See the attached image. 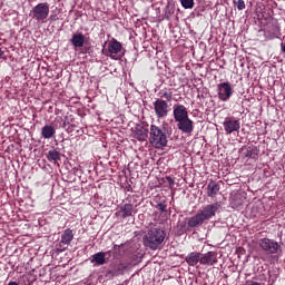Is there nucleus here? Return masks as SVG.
<instances>
[{
  "label": "nucleus",
  "instance_id": "11",
  "mask_svg": "<svg viewBox=\"0 0 285 285\" xmlns=\"http://www.w3.org/2000/svg\"><path fill=\"white\" fill-rule=\"evenodd\" d=\"M132 136L135 139H138V141H146V139H148V127L141 125L136 126Z\"/></svg>",
  "mask_w": 285,
  "mask_h": 285
},
{
  "label": "nucleus",
  "instance_id": "16",
  "mask_svg": "<svg viewBox=\"0 0 285 285\" xmlns=\"http://www.w3.org/2000/svg\"><path fill=\"white\" fill-rule=\"evenodd\" d=\"M219 189V184L215 180H210L207 185V197H217Z\"/></svg>",
  "mask_w": 285,
  "mask_h": 285
},
{
  "label": "nucleus",
  "instance_id": "29",
  "mask_svg": "<svg viewBox=\"0 0 285 285\" xmlns=\"http://www.w3.org/2000/svg\"><path fill=\"white\" fill-rule=\"evenodd\" d=\"M167 181L169 186H175V179H173L171 177H167Z\"/></svg>",
  "mask_w": 285,
  "mask_h": 285
},
{
  "label": "nucleus",
  "instance_id": "26",
  "mask_svg": "<svg viewBox=\"0 0 285 285\" xmlns=\"http://www.w3.org/2000/svg\"><path fill=\"white\" fill-rule=\"evenodd\" d=\"M156 208H158L160 213H166V208H167L166 203H158Z\"/></svg>",
  "mask_w": 285,
  "mask_h": 285
},
{
  "label": "nucleus",
  "instance_id": "10",
  "mask_svg": "<svg viewBox=\"0 0 285 285\" xmlns=\"http://www.w3.org/2000/svg\"><path fill=\"white\" fill-rule=\"evenodd\" d=\"M124 48V46L121 45V42H119V40L112 38L109 43H108V52H109V57L111 59H117V57H115V55H119V51Z\"/></svg>",
  "mask_w": 285,
  "mask_h": 285
},
{
  "label": "nucleus",
  "instance_id": "15",
  "mask_svg": "<svg viewBox=\"0 0 285 285\" xmlns=\"http://www.w3.org/2000/svg\"><path fill=\"white\" fill-rule=\"evenodd\" d=\"M70 43L73 46V48H83V45L86 43V37L81 32L75 33L70 39Z\"/></svg>",
  "mask_w": 285,
  "mask_h": 285
},
{
  "label": "nucleus",
  "instance_id": "12",
  "mask_svg": "<svg viewBox=\"0 0 285 285\" xmlns=\"http://www.w3.org/2000/svg\"><path fill=\"white\" fill-rule=\"evenodd\" d=\"M178 130H181V132H185L186 135H190L195 127L193 126V120L189 118H185V120L178 121Z\"/></svg>",
  "mask_w": 285,
  "mask_h": 285
},
{
  "label": "nucleus",
  "instance_id": "22",
  "mask_svg": "<svg viewBox=\"0 0 285 285\" xmlns=\"http://www.w3.org/2000/svg\"><path fill=\"white\" fill-rule=\"evenodd\" d=\"M92 257H94V262H96L98 266H104V264H106V253L99 252L95 254Z\"/></svg>",
  "mask_w": 285,
  "mask_h": 285
},
{
  "label": "nucleus",
  "instance_id": "20",
  "mask_svg": "<svg viewBox=\"0 0 285 285\" xmlns=\"http://www.w3.org/2000/svg\"><path fill=\"white\" fill-rule=\"evenodd\" d=\"M55 132H57V130H55V127L50 125H46L41 129L43 139H52V137H55Z\"/></svg>",
  "mask_w": 285,
  "mask_h": 285
},
{
  "label": "nucleus",
  "instance_id": "13",
  "mask_svg": "<svg viewBox=\"0 0 285 285\" xmlns=\"http://www.w3.org/2000/svg\"><path fill=\"white\" fill-rule=\"evenodd\" d=\"M188 266H197L198 263L202 264V254L198 252H191L185 258Z\"/></svg>",
  "mask_w": 285,
  "mask_h": 285
},
{
  "label": "nucleus",
  "instance_id": "31",
  "mask_svg": "<svg viewBox=\"0 0 285 285\" xmlns=\"http://www.w3.org/2000/svg\"><path fill=\"white\" fill-rule=\"evenodd\" d=\"M269 39H278L277 33H273V35L269 37Z\"/></svg>",
  "mask_w": 285,
  "mask_h": 285
},
{
  "label": "nucleus",
  "instance_id": "21",
  "mask_svg": "<svg viewBox=\"0 0 285 285\" xmlns=\"http://www.w3.org/2000/svg\"><path fill=\"white\" fill-rule=\"evenodd\" d=\"M48 161H59L61 159V154L57 149H51L47 154Z\"/></svg>",
  "mask_w": 285,
  "mask_h": 285
},
{
  "label": "nucleus",
  "instance_id": "30",
  "mask_svg": "<svg viewBox=\"0 0 285 285\" xmlns=\"http://www.w3.org/2000/svg\"><path fill=\"white\" fill-rule=\"evenodd\" d=\"M245 285H262V284L255 281H247Z\"/></svg>",
  "mask_w": 285,
  "mask_h": 285
},
{
  "label": "nucleus",
  "instance_id": "28",
  "mask_svg": "<svg viewBox=\"0 0 285 285\" xmlns=\"http://www.w3.org/2000/svg\"><path fill=\"white\" fill-rule=\"evenodd\" d=\"M49 21H59V17L57 14H51Z\"/></svg>",
  "mask_w": 285,
  "mask_h": 285
},
{
  "label": "nucleus",
  "instance_id": "33",
  "mask_svg": "<svg viewBox=\"0 0 285 285\" xmlns=\"http://www.w3.org/2000/svg\"><path fill=\"white\" fill-rule=\"evenodd\" d=\"M174 108H184L181 105H174Z\"/></svg>",
  "mask_w": 285,
  "mask_h": 285
},
{
  "label": "nucleus",
  "instance_id": "19",
  "mask_svg": "<svg viewBox=\"0 0 285 285\" xmlns=\"http://www.w3.org/2000/svg\"><path fill=\"white\" fill-rule=\"evenodd\" d=\"M174 117L178 124L179 121H184L185 119H188V111H186V109L184 108H175Z\"/></svg>",
  "mask_w": 285,
  "mask_h": 285
},
{
  "label": "nucleus",
  "instance_id": "4",
  "mask_svg": "<svg viewBox=\"0 0 285 285\" xmlns=\"http://www.w3.org/2000/svg\"><path fill=\"white\" fill-rule=\"evenodd\" d=\"M31 12L35 21H46V19H48V14H50V4H48V2L38 3L33 7Z\"/></svg>",
  "mask_w": 285,
  "mask_h": 285
},
{
  "label": "nucleus",
  "instance_id": "6",
  "mask_svg": "<svg viewBox=\"0 0 285 285\" xmlns=\"http://www.w3.org/2000/svg\"><path fill=\"white\" fill-rule=\"evenodd\" d=\"M160 99L155 101V108H170L173 106V92L170 91H159Z\"/></svg>",
  "mask_w": 285,
  "mask_h": 285
},
{
  "label": "nucleus",
  "instance_id": "17",
  "mask_svg": "<svg viewBox=\"0 0 285 285\" xmlns=\"http://www.w3.org/2000/svg\"><path fill=\"white\" fill-rule=\"evenodd\" d=\"M72 239H75V233H72V229L68 228L65 229L61 235L60 244H65L66 246H70L72 243Z\"/></svg>",
  "mask_w": 285,
  "mask_h": 285
},
{
  "label": "nucleus",
  "instance_id": "14",
  "mask_svg": "<svg viewBox=\"0 0 285 285\" xmlns=\"http://www.w3.org/2000/svg\"><path fill=\"white\" fill-rule=\"evenodd\" d=\"M119 215L120 217H122V219H126V217H132V215H135V206H132V204H125L122 206H120L119 209Z\"/></svg>",
  "mask_w": 285,
  "mask_h": 285
},
{
  "label": "nucleus",
  "instance_id": "18",
  "mask_svg": "<svg viewBox=\"0 0 285 285\" xmlns=\"http://www.w3.org/2000/svg\"><path fill=\"white\" fill-rule=\"evenodd\" d=\"M126 266L124 264L118 265L116 268L110 269L106 273V277L108 279H112V277H117L119 275H124V269Z\"/></svg>",
  "mask_w": 285,
  "mask_h": 285
},
{
  "label": "nucleus",
  "instance_id": "36",
  "mask_svg": "<svg viewBox=\"0 0 285 285\" xmlns=\"http://www.w3.org/2000/svg\"><path fill=\"white\" fill-rule=\"evenodd\" d=\"M114 248H117V245H115Z\"/></svg>",
  "mask_w": 285,
  "mask_h": 285
},
{
  "label": "nucleus",
  "instance_id": "23",
  "mask_svg": "<svg viewBox=\"0 0 285 285\" xmlns=\"http://www.w3.org/2000/svg\"><path fill=\"white\" fill-rule=\"evenodd\" d=\"M180 3L185 10H193L195 8V0H180Z\"/></svg>",
  "mask_w": 285,
  "mask_h": 285
},
{
  "label": "nucleus",
  "instance_id": "9",
  "mask_svg": "<svg viewBox=\"0 0 285 285\" xmlns=\"http://www.w3.org/2000/svg\"><path fill=\"white\" fill-rule=\"evenodd\" d=\"M200 264L203 266H215V264H217V253L208 252L200 254Z\"/></svg>",
  "mask_w": 285,
  "mask_h": 285
},
{
  "label": "nucleus",
  "instance_id": "32",
  "mask_svg": "<svg viewBox=\"0 0 285 285\" xmlns=\"http://www.w3.org/2000/svg\"><path fill=\"white\" fill-rule=\"evenodd\" d=\"M281 48H282V52L285 53V45L284 43L281 45Z\"/></svg>",
  "mask_w": 285,
  "mask_h": 285
},
{
  "label": "nucleus",
  "instance_id": "1",
  "mask_svg": "<svg viewBox=\"0 0 285 285\" xmlns=\"http://www.w3.org/2000/svg\"><path fill=\"white\" fill-rule=\"evenodd\" d=\"M219 209V204H212L205 206L202 210L188 218L187 226L188 228H197L204 224V222H208L212 217H215L217 210Z\"/></svg>",
  "mask_w": 285,
  "mask_h": 285
},
{
  "label": "nucleus",
  "instance_id": "2",
  "mask_svg": "<svg viewBox=\"0 0 285 285\" xmlns=\"http://www.w3.org/2000/svg\"><path fill=\"white\" fill-rule=\"evenodd\" d=\"M164 239H166V232L156 227L147 232L142 238V242L144 246H147V248H150V250H157V248L164 244Z\"/></svg>",
  "mask_w": 285,
  "mask_h": 285
},
{
  "label": "nucleus",
  "instance_id": "8",
  "mask_svg": "<svg viewBox=\"0 0 285 285\" xmlns=\"http://www.w3.org/2000/svg\"><path fill=\"white\" fill-rule=\"evenodd\" d=\"M239 128H242L239 120H235V118H227L224 121V129L227 135H233V132H239Z\"/></svg>",
  "mask_w": 285,
  "mask_h": 285
},
{
  "label": "nucleus",
  "instance_id": "25",
  "mask_svg": "<svg viewBox=\"0 0 285 285\" xmlns=\"http://www.w3.org/2000/svg\"><path fill=\"white\" fill-rule=\"evenodd\" d=\"M155 112L158 117H166V109L165 108H155Z\"/></svg>",
  "mask_w": 285,
  "mask_h": 285
},
{
  "label": "nucleus",
  "instance_id": "3",
  "mask_svg": "<svg viewBox=\"0 0 285 285\" xmlns=\"http://www.w3.org/2000/svg\"><path fill=\"white\" fill-rule=\"evenodd\" d=\"M149 141L155 148H164L168 144V136H166V129L164 127H157V125L150 126Z\"/></svg>",
  "mask_w": 285,
  "mask_h": 285
},
{
  "label": "nucleus",
  "instance_id": "34",
  "mask_svg": "<svg viewBox=\"0 0 285 285\" xmlns=\"http://www.w3.org/2000/svg\"><path fill=\"white\" fill-rule=\"evenodd\" d=\"M59 112H61V110H60V109L56 110V115H59Z\"/></svg>",
  "mask_w": 285,
  "mask_h": 285
},
{
  "label": "nucleus",
  "instance_id": "7",
  "mask_svg": "<svg viewBox=\"0 0 285 285\" xmlns=\"http://www.w3.org/2000/svg\"><path fill=\"white\" fill-rule=\"evenodd\" d=\"M217 92L220 101H228L233 97V86H230V82H222L217 86Z\"/></svg>",
  "mask_w": 285,
  "mask_h": 285
},
{
  "label": "nucleus",
  "instance_id": "5",
  "mask_svg": "<svg viewBox=\"0 0 285 285\" xmlns=\"http://www.w3.org/2000/svg\"><path fill=\"white\" fill-rule=\"evenodd\" d=\"M258 246L266 253L267 255H276L278 253L281 246L279 243L271 239V238H262L258 240Z\"/></svg>",
  "mask_w": 285,
  "mask_h": 285
},
{
  "label": "nucleus",
  "instance_id": "24",
  "mask_svg": "<svg viewBox=\"0 0 285 285\" xmlns=\"http://www.w3.org/2000/svg\"><path fill=\"white\" fill-rule=\"evenodd\" d=\"M234 6L237 10H246V2L244 0H234Z\"/></svg>",
  "mask_w": 285,
  "mask_h": 285
},
{
  "label": "nucleus",
  "instance_id": "35",
  "mask_svg": "<svg viewBox=\"0 0 285 285\" xmlns=\"http://www.w3.org/2000/svg\"><path fill=\"white\" fill-rule=\"evenodd\" d=\"M275 30H276V32H279V29H278V27H276V28H275Z\"/></svg>",
  "mask_w": 285,
  "mask_h": 285
},
{
  "label": "nucleus",
  "instance_id": "27",
  "mask_svg": "<svg viewBox=\"0 0 285 285\" xmlns=\"http://www.w3.org/2000/svg\"><path fill=\"white\" fill-rule=\"evenodd\" d=\"M6 48H0V59H6Z\"/></svg>",
  "mask_w": 285,
  "mask_h": 285
}]
</instances>
